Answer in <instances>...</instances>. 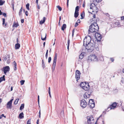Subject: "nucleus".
Instances as JSON below:
<instances>
[{
    "label": "nucleus",
    "mask_w": 124,
    "mask_h": 124,
    "mask_svg": "<svg viewBox=\"0 0 124 124\" xmlns=\"http://www.w3.org/2000/svg\"><path fill=\"white\" fill-rule=\"evenodd\" d=\"M91 38L90 36H88L85 37L84 40V45H86L85 47V51L88 52H91L93 50L95 47L93 43L91 42Z\"/></svg>",
    "instance_id": "1"
},
{
    "label": "nucleus",
    "mask_w": 124,
    "mask_h": 124,
    "mask_svg": "<svg viewBox=\"0 0 124 124\" xmlns=\"http://www.w3.org/2000/svg\"><path fill=\"white\" fill-rule=\"evenodd\" d=\"M99 29L98 26L96 22L92 23L89 26L88 31L91 32H96Z\"/></svg>",
    "instance_id": "2"
},
{
    "label": "nucleus",
    "mask_w": 124,
    "mask_h": 124,
    "mask_svg": "<svg viewBox=\"0 0 124 124\" xmlns=\"http://www.w3.org/2000/svg\"><path fill=\"white\" fill-rule=\"evenodd\" d=\"M57 56V54L56 53L54 58L53 62L52 65V72H53L55 70L56 65Z\"/></svg>",
    "instance_id": "3"
},
{
    "label": "nucleus",
    "mask_w": 124,
    "mask_h": 124,
    "mask_svg": "<svg viewBox=\"0 0 124 124\" xmlns=\"http://www.w3.org/2000/svg\"><path fill=\"white\" fill-rule=\"evenodd\" d=\"M88 60H90L91 61H97L98 59L96 56L95 55H91L88 57Z\"/></svg>",
    "instance_id": "4"
},
{
    "label": "nucleus",
    "mask_w": 124,
    "mask_h": 124,
    "mask_svg": "<svg viewBox=\"0 0 124 124\" xmlns=\"http://www.w3.org/2000/svg\"><path fill=\"white\" fill-rule=\"evenodd\" d=\"M87 105V103L85 100H83L81 101L80 105L81 107L85 108Z\"/></svg>",
    "instance_id": "5"
},
{
    "label": "nucleus",
    "mask_w": 124,
    "mask_h": 124,
    "mask_svg": "<svg viewBox=\"0 0 124 124\" xmlns=\"http://www.w3.org/2000/svg\"><path fill=\"white\" fill-rule=\"evenodd\" d=\"M13 100V99H12L9 101L8 102L7 104V107L8 108H11L12 102Z\"/></svg>",
    "instance_id": "6"
},
{
    "label": "nucleus",
    "mask_w": 124,
    "mask_h": 124,
    "mask_svg": "<svg viewBox=\"0 0 124 124\" xmlns=\"http://www.w3.org/2000/svg\"><path fill=\"white\" fill-rule=\"evenodd\" d=\"M10 70V68L8 66H6L3 68V70L4 74L6 75V73L9 71Z\"/></svg>",
    "instance_id": "7"
},
{
    "label": "nucleus",
    "mask_w": 124,
    "mask_h": 124,
    "mask_svg": "<svg viewBox=\"0 0 124 124\" xmlns=\"http://www.w3.org/2000/svg\"><path fill=\"white\" fill-rule=\"evenodd\" d=\"M95 36L96 39L98 40H100L102 38L101 35L98 33H96Z\"/></svg>",
    "instance_id": "8"
},
{
    "label": "nucleus",
    "mask_w": 124,
    "mask_h": 124,
    "mask_svg": "<svg viewBox=\"0 0 124 124\" xmlns=\"http://www.w3.org/2000/svg\"><path fill=\"white\" fill-rule=\"evenodd\" d=\"M81 74L80 72L78 70H77L76 72V78L78 79H79L80 78Z\"/></svg>",
    "instance_id": "9"
},
{
    "label": "nucleus",
    "mask_w": 124,
    "mask_h": 124,
    "mask_svg": "<svg viewBox=\"0 0 124 124\" xmlns=\"http://www.w3.org/2000/svg\"><path fill=\"white\" fill-rule=\"evenodd\" d=\"M116 104L115 102L113 103L110 107H108L107 108V110H108L109 109V110H111L112 109H114L116 107Z\"/></svg>",
    "instance_id": "10"
},
{
    "label": "nucleus",
    "mask_w": 124,
    "mask_h": 124,
    "mask_svg": "<svg viewBox=\"0 0 124 124\" xmlns=\"http://www.w3.org/2000/svg\"><path fill=\"white\" fill-rule=\"evenodd\" d=\"M46 34L45 33H43L41 35V39L42 40H44L46 39Z\"/></svg>",
    "instance_id": "11"
},
{
    "label": "nucleus",
    "mask_w": 124,
    "mask_h": 124,
    "mask_svg": "<svg viewBox=\"0 0 124 124\" xmlns=\"http://www.w3.org/2000/svg\"><path fill=\"white\" fill-rule=\"evenodd\" d=\"M89 85L88 84H86L82 88L84 90L87 91L89 89Z\"/></svg>",
    "instance_id": "12"
},
{
    "label": "nucleus",
    "mask_w": 124,
    "mask_h": 124,
    "mask_svg": "<svg viewBox=\"0 0 124 124\" xmlns=\"http://www.w3.org/2000/svg\"><path fill=\"white\" fill-rule=\"evenodd\" d=\"M88 105L90 108H93L95 107V104L94 102L93 103H89Z\"/></svg>",
    "instance_id": "13"
},
{
    "label": "nucleus",
    "mask_w": 124,
    "mask_h": 124,
    "mask_svg": "<svg viewBox=\"0 0 124 124\" xmlns=\"http://www.w3.org/2000/svg\"><path fill=\"white\" fill-rule=\"evenodd\" d=\"M92 9L93 10L92 12H93L94 11L97 12L98 10L97 7L95 5L94 7H93Z\"/></svg>",
    "instance_id": "14"
},
{
    "label": "nucleus",
    "mask_w": 124,
    "mask_h": 124,
    "mask_svg": "<svg viewBox=\"0 0 124 124\" xmlns=\"http://www.w3.org/2000/svg\"><path fill=\"white\" fill-rule=\"evenodd\" d=\"M85 54V53L84 52H82L79 55V59H82L83 58Z\"/></svg>",
    "instance_id": "15"
},
{
    "label": "nucleus",
    "mask_w": 124,
    "mask_h": 124,
    "mask_svg": "<svg viewBox=\"0 0 124 124\" xmlns=\"http://www.w3.org/2000/svg\"><path fill=\"white\" fill-rule=\"evenodd\" d=\"M15 46L16 49H18L20 47V45L19 43H17L15 44Z\"/></svg>",
    "instance_id": "16"
},
{
    "label": "nucleus",
    "mask_w": 124,
    "mask_h": 124,
    "mask_svg": "<svg viewBox=\"0 0 124 124\" xmlns=\"http://www.w3.org/2000/svg\"><path fill=\"white\" fill-rule=\"evenodd\" d=\"M46 20V18L44 17L43 18V20H41L39 22V24H42L43 23L45 22Z\"/></svg>",
    "instance_id": "17"
},
{
    "label": "nucleus",
    "mask_w": 124,
    "mask_h": 124,
    "mask_svg": "<svg viewBox=\"0 0 124 124\" xmlns=\"http://www.w3.org/2000/svg\"><path fill=\"white\" fill-rule=\"evenodd\" d=\"M5 76L4 75L2 77H1L0 78V83L3 81H5Z\"/></svg>",
    "instance_id": "18"
},
{
    "label": "nucleus",
    "mask_w": 124,
    "mask_h": 124,
    "mask_svg": "<svg viewBox=\"0 0 124 124\" xmlns=\"http://www.w3.org/2000/svg\"><path fill=\"white\" fill-rule=\"evenodd\" d=\"M19 117L20 119H22V118H23V112H22L19 114Z\"/></svg>",
    "instance_id": "19"
},
{
    "label": "nucleus",
    "mask_w": 124,
    "mask_h": 124,
    "mask_svg": "<svg viewBox=\"0 0 124 124\" xmlns=\"http://www.w3.org/2000/svg\"><path fill=\"white\" fill-rule=\"evenodd\" d=\"M84 96L85 98H87L89 97L90 96L88 95L87 93H85L84 95Z\"/></svg>",
    "instance_id": "20"
},
{
    "label": "nucleus",
    "mask_w": 124,
    "mask_h": 124,
    "mask_svg": "<svg viewBox=\"0 0 124 124\" xmlns=\"http://www.w3.org/2000/svg\"><path fill=\"white\" fill-rule=\"evenodd\" d=\"M93 120L94 118L92 116H91V117H90L88 120V122L89 123H91V122H90V121H91L92 120Z\"/></svg>",
    "instance_id": "21"
},
{
    "label": "nucleus",
    "mask_w": 124,
    "mask_h": 124,
    "mask_svg": "<svg viewBox=\"0 0 124 124\" xmlns=\"http://www.w3.org/2000/svg\"><path fill=\"white\" fill-rule=\"evenodd\" d=\"M66 24H63L62 27V31H64L66 28Z\"/></svg>",
    "instance_id": "22"
},
{
    "label": "nucleus",
    "mask_w": 124,
    "mask_h": 124,
    "mask_svg": "<svg viewBox=\"0 0 124 124\" xmlns=\"http://www.w3.org/2000/svg\"><path fill=\"white\" fill-rule=\"evenodd\" d=\"M13 63L14 64V69L15 70H16V66H17L16 63L15 61H14Z\"/></svg>",
    "instance_id": "23"
},
{
    "label": "nucleus",
    "mask_w": 124,
    "mask_h": 124,
    "mask_svg": "<svg viewBox=\"0 0 124 124\" xmlns=\"http://www.w3.org/2000/svg\"><path fill=\"white\" fill-rule=\"evenodd\" d=\"M86 84L85 82H82L80 83V86L82 88Z\"/></svg>",
    "instance_id": "24"
},
{
    "label": "nucleus",
    "mask_w": 124,
    "mask_h": 124,
    "mask_svg": "<svg viewBox=\"0 0 124 124\" xmlns=\"http://www.w3.org/2000/svg\"><path fill=\"white\" fill-rule=\"evenodd\" d=\"M92 92V91L91 90H89L87 91L85 93H87L90 96Z\"/></svg>",
    "instance_id": "25"
},
{
    "label": "nucleus",
    "mask_w": 124,
    "mask_h": 124,
    "mask_svg": "<svg viewBox=\"0 0 124 124\" xmlns=\"http://www.w3.org/2000/svg\"><path fill=\"white\" fill-rule=\"evenodd\" d=\"M120 84L121 85H123L124 84V78H122Z\"/></svg>",
    "instance_id": "26"
},
{
    "label": "nucleus",
    "mask_w": 124,
    "mask_h": 124,
    "mask_svg": "<svg viewBox=\"0 0 124 124\" xmlns=\"http://www.w3.org/2000/svg\"><path fill=\"white\" fill-rule=\"evenodd\" d=\"M19 26V24L18 23H13V27H17Z\"/></svg>",
    "instance_id": "27"
},
{
    "label": "nucleus",
    "mask_w": 124,
    "mask_h": 124,
    "mask_svg": "<svg viewBox=\"0 0 124 124\" xmlns=\"http://www.w3.org/2000/svg\"><path fill=\"white\" fill-rule=\"evenodd\" d=\"M24 107V104H21L20 107V110H21L23 109Z\"/></svg>",
    "instance_id": "28"
},
{
    "label": "nucleus",
    "mask_w": 124,
    "mask_h": 124,
    "mask_svg": "<svg viewBox=\"0 0 124 124\" xmlns=\"http://www.w3.org/2000/svg\"><path fill=\"white\" fill-rule=\"evenodd\" d=\"M78 12H75L74 13V17L75 18H77L78 16Z\"/></svg>",
    "instance_id": "29"
},
{
    "label": "nucleus",
    "mask_w": 124,
    "mask_h": 124,
    "mask_svg": "<svg viewBox=\"0 0 124 124\" xmlns=\"http://www.w3.org/2000/svg\"><path fill=\"white\" fill-rule=\"evenodd\" d=\"M95 5L94 4V3H92L90 5V8L91 9H93V7H94Z\"/></svg>",
    "instance_id": "30"
},
{
    "label": "nucleus",
    "mask_w": 124,
    "mask_h": 124,
    "mask_svg": "<svg viewBox=\"0 0 124 124\" xmlns=\"http://www.w3.org/2000/svg\"><path fill=\"white\" fill-rule=\"evenodd\" d=\"M79 10V7L78 6H77L75 8V12H78V11Z\"/></svg>",
    "instance_id": "31"
},
{
    "label": "nucleus",
    "mask_w": 124,
    "mask_h": 124,
    "mask_svg": "<svg viewBox=\"0 0 124 124\" xmlns=\"http://www.w3.org/2000/svg\"><path fill=\"white\" fill-rule=\"evenodd\" d=\"M4 1L0 0V5L1 6L2 5L4 4Z\"/></svg>",
    "instance_id": "32"
},
{
    "label": "nucleus",
    "mask_w": 124,
    "mask_h": 124,
    "mask_svg": "<svg viewBox=\"0 0 124 124\" xmlns=\"http://www.w3.org/2000/svg\"><path fill=\"white\" fill-rule=\"evenodd\" d=\"M29 3H27L26 5V7L27 9L28 10H29Z\"/></svg>",
    "instance_id": "33"
},
{
    "label": "nucleus",
    "mask_w": 124,
    "mask_h": 124,
    "mask_svg": "<svg viewBox=\"0 0 124 124\" xmlns=\"http://www.w3.org/2000/svg\"><path fill=\"white\" fill-rule=\"evenodd\" d=\"M57 8H58V9L60 11H61L62 10V8L60 6H57Z\"/></svg>",
    "instance_id": "34"
},
{
    "label": "nucleus",
    "mask_w": 124,
    "mask_h": 124,
    "mask_svg": "<svg viewBox=\"0 0 124 124\" xmlns=\"http://www.w3.org/2000/svg\"><path fill=\"white\" fill-rule=\"evenodd\" d=\"M22 7L21 8V9L20 10L19 12V15L20 16H21L22 15V13L21 12H22Z\"/></svg>",
    "instance_id": "35"
},
{
    "label": "nucleus",
    "mask_w": 124,
    "mask_h": 124,
    "mask_svg": "<svg viewBox=\"0 0 124 124\" xmlns=\"http://www.w3.org/2000/svg\"><path fill=\"white\" fill-rule=\"evenodd\" d=\"M19 100V99H16L14 102V104H16L17 103L18 101Z\"/></svg>",
    "instance_id": "36"
},
{
    "label": "nucleus",
    "mask_w": 124,
    "mask_h": 124,
    "mask_svg": "<svg viewBox=\"0 0 124 124\" xmlns=\"http://www.w3.org/2000/svg\"><path fill=\"white\" fill-rule=\"evenodd\" d=\"M94 102V101L93 100V99H90L89 101V103H93V102Z\"/></svg>",
    "instance_id": "37"
},
{
    "label": "nucleus",
    "mask_w": 124,
    "mask_h": 124,
    "mask_svg": "<svg viewBox=\"0 0 124 124\" xmlns=\"http://www.w3.org/2000/svg\"><path fill=\"white\" fill-rule=\"evenodd\" d=\"M101 0H94V2L95 3V2H100Z\"/></svg>",
    "instance_id": "38"
},
{
    "label": "nucleus",
    "mask_w": 124,
    "mask_h": 124,
    "mask_svg": "<svg viewBox=\"0 0 124 124\" xmlns=\"http://www.w3.org/2000/svg\"><path fill=\"white\" fill-rule=\"evenodd\" d=\"M24 80H22L20 81L21 84V85H23L24 84Z\"/></svg>",
    "instance_id": "39"
},
{
    "label": "nucleus",
    "mask_w": 124,
    "mask_h": 124,
    "mask_svg": "<svg viewBox=\"0 0 124 124\" xmlns=\"http://www.w3.org/2000/svg\"><path fill=\"white\" fill-rule=\"evenodd\" d=\"M31 119H29L27 121V124H31Z\"/></svg>",
    "instance_id": "40"
},
{
    "label": "nucleus",
    "mask_w": 124,
    "mask_h": 124,
    "mask_svg": "<svg viewBox=\"0 0 124 124\" xmlns=\"http://www.w3.org/2000/svg\"><path fill=\"white\" fill-rule=\"evenodd\" d=\"M48 51V50H47L46 51V54L45 55V57H46V59H47V57Z\"/></svg>",
    "instance_id": "41"
},
{
    "label": "nucleus",
    "mask_w": 124,
    "mask_h": 124,
    "mask_svg": "<svg viewBox=\"0 0 124 124\" xmlns=\"http://www.w3.org/2000/svg\"><path fill=\"white\" fill-rule=\"evenodd\" d=\"M51 60V57H49L48 58V62L49 63L50 62Z\"/></svg>",
    "instance_id": "42"
},
{
    "label": "nucleus",
    "mask_w": 124,
    "mask_h": 124,
    "mask_svg": "<svg viewBox=\"0 0 124 124\" xmlns=\"http://www.w3.org/2000/svg\"><path fill=\"white\" fill-rule=\"evenodd\" d=\"M5 20L4 18H3V23L2 24L3 25H4L5 23Z\"/></svg>",
    "instance_id": "43"
},
{
    "label": "nucleus",
    "mask_w": 124,
    "mask_h": 124,
    "mask_svg": "<svg viewBox=\"0 0 124 124\" xmlns=\"http://www.w3.org/2000/svg\"><path fill=\"white\" fill-rule=\"evenodd\" d=\"M70 43V39H68V46H69V44Z\"/></svg>",
    "instance_id": "44"
},
{
    "label": "nucleus",
    "mask_w": 124,
    "mask_h": 124,
    "mask_svg": "<svg viewBox=\"0 0 124 124\" xmlns=\"http://www.w3.org/2000/svg\"><path fill=\"white\" fill-rule=\"evenodd\" d=\"M84 16V14L83 13H81V16L82 17L81 19H83V17Z\"/></svg>",
    "instance_id": "45"
},
{
    "label": "nucleus",
    "mask_w": 124,
    "mask_h": 124,
    "mask_svg": "<svg viewBox=\"0 0 124 124\" xmlns=\"http://www.w3.org/2000/svg\"><path fill=\"white\" fill-rule=\"evenodd\" d=\"M110 59L111 61L112 62H113L114 61V59L113 58H110Z\"/></svg>",
    "instance_id": "46"
},
{
    "label": "nucleus",
    "mask_w": 124,
    "mask_h": 124,
    "mask_svg": "<svg viewBox=\"0 0 124 124\" xmlns=\"http://www.w3.org/2000/svg\"><path fill=\"white\" fill-rule=\"evenodd\" d=\"M38 104H39V95H38Z\"/></svg>",
    "instance_id": "47"
},
{
    "label": "nucleus",
    "mask_w": 124,
    "mask_h": 124,
    "mask_svg": "<svg viewBox=\"0 0 124 124\" xmlns=\"http://www.w3.org/2000/svg\"><path fill=\"white\" fill-rule=\"evenodd\" d=\"M25 14L27 16L28 15V12L27 11H26L25 12Z\"/></svg>",
    "instance_id": "48"
},
{
    "label": "nucleus",
    "mask_w": 124,
    "mask_h": 124,
    "mask_svg": "<svg viewBox=\"0 0 124 124\" xmlns=\"http://www.w3.org/2000/svg\"><path fill=\"white\" fill-rule=\"evenodd\" d=\"M74 32V30L73 29V30L72 32V37H73V36Z\"/></svg>",
    "instance_id": "49"
},
{
    "label": "nucleus",
    "mask_w": 124,
    "mask_h": 124,
    "mask_svg": "<svg viewBox=\"0 0 124 124\" xmlns=\"http://www.w3.org/2000/svg\"><path fill=\"white\" fill-rule=\"evenodd\" d=\"M2 15L5 17H6V14L5 13H3Z\"/></svg>",
    "instance_id": "50"
},
{
    "label": "nucleus",
    "mask_w": 124,
    "mask_h": 124,
    "mask_svg": "<svg viewBox=\"0 0 124 124\" xmlns=\"http://www.w3.org/2000/svg\"><path fill=\"white\" fill-rule=\"evenodd\" d=\"M37 7L39 9H40V6H39V5L38 4H37Z\"/></svg>",
    "instance_id": "51"
},
{
    "label": "nucleus",
    "mask_w": 124,
    "mask_h": 124,
    "mask_svg": "<svg viewBox=\"0 0 124 124\" xmlns=\"http://www.w3.org/2000/svg\"><path fill=\"white\" fill-rule=\"evenodd\" d=\"M78 25V23H76L75 25V26L76 27Z\"/></svg>",
    "instance_id": "52"
},
{
    "label": "nucleus",
    "mask_w": 124,
    "mask_h": 124,
    "mask_svg": "<svg viewBox=\"0 0 124 124\" xmlns=\"http://www.w3.org/2000/svg\"><path fill=\"white\" fill-rule=\"evenodd\" d=\"M24 22V20L23 19H22L21 20V22L22 23H23Z\"/></svg>",
    "instance_id": "53"
},
{
    "label": "nucleus",
    "mask_w": 124,
    "mask_h": 124,
    "mask_svg": "<svg viewBox=\"0 0 124 124\" xmlns=\"http://www.w3.org/2000/svg\"><path fill=\"white\" fill-rule=\"evenodd\" d=\"M121 20H124V16H122L121 17Z\"/></svg>",
    "instance_id": "54"
},
{
    "label": "nucleus",
    "mask_w": 124,
    "mask_h": 124,
    "mask_svg": "<svg viewBox=\"0 0 124 124\" xmlns=\"http://www.w3.org/2000/svg\"><path fill=\"white\" fill-rule=\"evenodd\" d=\"M1 116H2V117L3 116L5 118H6V116H4V114H2Z\"/></svg>",
    "instance_id": "55"
},
{
    "label": "nucleus",
    "mask_w": 124,
    "mask_h": 124,
    "mask_svg": "<svg viewBox=\"0 0 124 124\" xmlns=\"http://www.w3.org/2000/svg\"><path fill=\"white\" fill-rule=\"evenodd\" d=\"M12 8H13V10H14V4L13 3H12Z\"/></svg>",
    "instance_id": "56"
},
{
    "label": "nucleus",
    "mask_w": 124,
    "mask_h": 124,
    "mask_svg": "<svg viewBox=\"0 0 124 124\" xmlns=\"http://www.w3.org/2000/svg\"><path fill=\"white\" fill-rule=\"evenodd\" d=\"M50 87H49V88H48V93H50Z\"/></svg>",
    "instance_id": "57"
},
{
    "label": "nucleus",
    "mask_w": 124,
    "mask_h": 124,
    "mask_svg": "<svg viewBox=\"0 0 124 124\" xmlns=\"http://www.w3.org/2000/svg\"><path fill=\"white\" fill-rule=\"evenodd\" d=\"M38 0H36V2L37 4H38Z\"/></svg>",
    "instance_id": "58"
},
{
    "label": "nucleus",
    "mask_w": 124,
    "mask_h": 124,
    "mask_svg": "<svg viewBox=\"0 0 124 124\" xmlns=\"http://www.w3.org/2000/svg\"><path fill=\"white\" fill-rule=\"evenodd\" d=\"M93 17L94 18H95V17H96V16L95 15V14H94L93 16Z\"/></svg>",
    "instance_id": "59"
},
{
    "label": "nucleus",
    "mask_w": 124,
    "mask_h": 124,
    "mask_svg": "<svg viewBox=\"0 0 124 124\" xmlns=\"http://www.w3.org/2000/svg\"><path fill=\"white\" fill-rule=\"evenodd\" d=\"M45 44V42H44L43 43V46L44 47Z\"/></svg>",
    "instance_id": "60"
},
{
    "label": "nucleus",
    "mask_w": 124,
    "mask_h": 124,
    "mask_svg": "<svg viewBox=\"0 0 124 124\" xmlns=\"http://www.w3.org/2000/svg\"><path fill=\"white\" fill-rule=\"evenodd\" d=\"M2 14V12L1 10H0V15H1Z\"/></svg>",
    "instance_id": "61"
},
{
    "label": "nucleus",
    "mask_w": 124,
    "mask_h": 124,
    "mask_svg": "<svg viewBox=\"0 0 124 124\" xmlns=\"http://www.w3.org/2000/svg\"><path fill=\"white\" fill-rule=\"evenodd\" d=\"M2 102V99H1L0 98V104Z\"/></svg>",
    "instance_id": "62"
},
{
    "label": "nucleus",
    "mask_w": 124,
    "mask_h": 124,
    "mask_svg": "<svg viewBox=\"0 0 124 124\" xmlns=\"http://www.w3.org/2000/svg\"><path fill=\"white\" fill-rule=\"evenodd\" d=\"M13 87L12 86L11 88V91H12L13 90Z\"/></svg>",
    "instance_id": "63"
},
{
    "label": "nucleus",
    "mask_w": 124,
    "mask_h": 124,
    "mask_svg": "<svg viewBox=\"0 0 124 124\" xmlns=\"http://www.w3.org/2000/svg\"><path fill=\"white\" fill-rule=\"evenodd\" d=\"M78 22L79 23H80V20L79 19H78Z\"/></svg>",
    "instance_id": "64"
}]
</instances>
